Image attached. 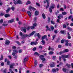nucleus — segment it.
Segmentation results:
<instances>
[{
	"label": "nucleus",
	"mask_w": 73,
	"mask_h": 73,
	"mask_svg": "<svg viewBox=\"0 0 73 73\" xmlns=\"http://www.w3.org/2000/svg\"><path fill=\"white\" fill-rule=\"evenodd\" d=\"M52 71L53 72V73H56V69L54 68L52 69Z\"/></svg>",
	"instance_id": "5701e85b"
},
{
	"label": "nucleus",
	"mask_w": 73,
	"mask_h": 73,
	"mask_svg": "<svg viewBox=\"0 0 73 73\" xmlns=\"http://www.w3.org/2000/svg\"><path fill=\"white\" fill-rule=\"evenodd\" d=\"M43 66H44V65H43V64H40L39 67L40 68H42V67Z\"/></svg>",
	"instance_id": "f704fd0d"
},
{
	"label": "nucleus",
	"mask_w": 73,
	"mask_h": 73,
	"mask_svg": "<svg viewBox=\"0 0 73 73\" xmlns=\"http://www.w3.org/2000/svg\"><path fill=\"white\" fill-rule=\"evenodd\" d=\"M3 20L1 19L0 21V24H2L3 23Z\"/></svg>",
	"instance_id": "603ef678"
},
{
	"label": "nucleus",
	"mask_w": 73,
	"mask_h": 73,
	"mask_svg": "<svg viewBox=\"0 0 73 73\" xmlns=\"http://www.w3.org/2000/svg\"><path fill=\"white\" fill-rule=\"evenodd\" d=\"M51 29L52 31H53V30H54V27L52 26L51 27Z\"/></svg>",
	"instance_id": "4d7b16f0"
},
{
	"label": "nucleus",
	"mask_w": 73,
	"mask_h": 73,
	"mask_svg": "<svg viewBox=\"0 0 73 73\" xmlns=\"http://www.w3.org/2000/svg\"><path fill=\"white\" fill-rule=\"evenodd\" d=\"M51 23L52 24H54V22L53 21H51Z\"/></svg>",
	"instance_id": "8fccbe9b"
},
{
	"label": "nucleus",
	"mask_w": 73,
	"mask_h": 73,
	"mask_svg": "<svg viewBox=\"0 0 73 73\" xmlns=\"http://www.w3.org/2000/svg\"><path fill=\"white\" fill-rule=\"evenodd\" d=\"M53 52L52 51H50L49 53V54H53Z\"/></svg>",
	"instance_id": "ea45409f"
},
{
	"label": "nucleus",
	"mask_w": 73,
	"mask_h": 73,
	"mask_svg": "<svg viewBox=\"0 0 73 73\" xmlns=\"http://www.w3.org/2000/svg\"><path fill=\"white\" fill-rule=\"evenodd\" d=\"M36 5H37L38 7H39V6H40V4L38 3H36Z\"/></svg>",
	"instance_id": "680f3d73"
},
{
	"label": "nucleus",
	"mask_w": 73,
	"mask_h": 73,
	"mask_svg": "<svg viewBox=\"0 0 73 73\" xmlns=\"http://www.w3.org/2000/svg\"><path fill=\"white\" fill-rule=\"evenodd\" d=\"M35 16H38V11H36L35 13Z\"/></svg>",
	"instance_id": "f3484780"
},
{
	"label": "nucleus",
	"mask_w": 73,
	"mask_h": 73,
	"mask_svg": "<svg viewBox=\"0 0 73 73\" xmlns=\"http://www.w3.org/2000/svg\"><path fill=\"white\" fill-rule=\"evenodd\" d=\"M31 4V2H30V1H28L26 3V5H28V4Z\"/></svg>",
	"instance_id": "2f4dec72"
},
{
	"label": "nucleus",
	"mask_w": 73,
	"mask_h": 73,
	"mask_svg": "<svg viewBox=\"0 0 73 73\" xmlns=\"http://www.w3.org/2000/svg\"><path fill=\"white\" fill-rule=\"evenodd\" d=\"M41 42L43 44H45V41L43 40H42V41Z\"/></svg>",
	"instance_id": "72a5a7b5"
},
{
	"label": "nucleus",
	"mask_w": 73,
	"mask_h": 73,
	"mask_svg": "<svg viewBox=\"0 0 73 73\" xmlns=\"http://www.w3.org/2000/svg\"><path fill=\"white\" fill-rule=\"evenodd\" d=\"M28 57H26L25 58L24 60V61L23 62H25V61H28Z\"/></svg>",
	"instance_id": "a211bd4d"
},
{
	"label": "nucleus",
	"mask_w": 73,
	"mask_h": 73,
	"mask_svg": "<svg viewBox=\"0 0 73 73\" xmlns=\"http://www.w3.org/2000/svg\"><path fill=\"white\" fill-rule=\"evenodd\" d=\"M40 57V59H41V58H44V56L43 55H40L39 56Z\"/></svg>",
	"instance_id": "09e8293b"
},
{
	"label": "nucleus",
	"mask_w": 73,
	"mask_h": 73,
	"mask_svg": "<svg viewBox=\"0 0 73 73\" xmlns=\"http://www.w3.org/2000/svg\"><path fill=\"white\" fill-rule=\"evenodd\" d=\"M65 33V31L64 30H62L60 31V33L62 34H64Z\"/></svg>",
	"instance_id": "7c9ffc66"
},
{
	"label": "nucleus",
	"mask_w": 73,
	"mask_h": 73,
	"mask_svg": "<svg viewBox=\"0 0 73 73\" xmlns=\"http://www.w3.org/2000/svg\"><path fill=\"white\" fill-rule=\"evenodd\" d=\"M42 17L43 19H45V15L44 13L42 14Z\"/></svg>",
	"instance_id": "c85d7f7f"
},
{
	"label": "nucleus",
	"mask_w": 73,
	"mask_h": 73,
	"mask_svg": "<svg viewBox=\"0 0 73 73\" xmlns=\"http://www.w3.org/2000/svg\"><path fill=\"white\" fill-rule=\"evenodd\" d=\"M37 36L38 38H40V37H41V35H40V33H39L37 34Z\"/></svg>",
	"instance_id": "aec40b11"
},
{
	"label": "nucleus",
	"mask_w": 73,
	"mask_h": 73,
	"mask_svg": "<svg viewBox=\"0 0 73 73\" xmlns=\"http://www.w3.org/2000/svg\"><path fill=\"white\" fill-rule=\"evenodd\" d=\"M62 70L64 72H65L66 70V69L65 68H63L62 69Z\"/></svg>",
	"instance_id": "c756f323"
},
{
	"label": "nucleus",
	"mask_w": 73,
	"mask_h": 73,
	"mask_svg": "<svg viewBox=\"0 0 73 73\" xmlns=\"http://www.w3.org/2000/svg\"><path fill=\"white\" fill-rule=\"evenodd\" d=\"M61 18H63V15H62V14H60L58 17V19H59V20H60L61 19Z\"/></svg>",
	"instance_id": "0eeeda50"
},
{
	"label": "nucleus",
	"mask_w": 73,
	"mask_h": 73,
	"mask_svg": "<svg viewBox=\"0 0 73 73\" xmlns=\"http://www.w3.org/2000/svg\"><path fill=\"white\" fill-rule=\"evenodd\" d=\"M19 53H22V50L20 49V50H19Z\"/></svg>",
	"instance_id": "3c124183"
},
{
	"label": "nucleus",
	"mask_w": 73,
	"mask_h": 73,
	"mask_svg": "<svg viewBox=\"0 0 73 73\" xmlns=\"http://www.w3.org/2000/svg\"><path fill=\"white\" fill-rule=\"evenodd\" d=\"M14 4H15V5H16V4H17V2H16V1H14L13 2Z\"/></svg>",
	"instance_id": "4c0bfd02"
},
{
	"label": "nucleus",
	"mask_w": 73,
	"mask_h": 73,
	"mask_svg": "<svg viewBox=\"0 0 73 73\" xmlns=\"http://www.w3.org/2000/svg\"><path fill=\"white\" fill-rule=\"evenodd\" d=\"M17 4H22V2L20 0H18L17 1Z\"/></svg>",
	"instance_id": "6ab92c4d"
},
{
	"label": "nucleus",
	"mask_w": 73,
	"mask_h": 73,
	"mask_svg": "<svg viewBox=\"0 0 73 73\" xmlns=\"http://www.w3.org/2000/svg\"><path fill=\"white\" fill-rule=\"evenodd\" d=\"M46 32L48 31V30L50 32L51 31V30H50V28H49L48 26H46Z\"/></svg>",
	"instance_id": "6e6552de"
},
{
	"label": "nucleus",
	"mask_w": 73,
	"mask_h": 73,
	"mask_svg": "<svg viewBox=\"0 0 73 73\" xmlns=\"http://www.w3.org/2000/svg\"><path fill=\"white\" fill-rule=\"evenodd\" d=\"M56 57L55 56H53V58H52V59L53 60H55L56 59Z\"/></svg>",
	"instance_id": "864d4df0"
},
{
	"label": "nucleus",
	"mask_w": 73,
	"mask_h": 73,
	"mask_svg": "<svg viewBox=\"0 0 73 73\" xmlns=\"http://www.w3.org/2000/svg\"><path fill=\"white\" fill-rule=\"evenodd\" d=\"M27 29L28 31H29V29H30V27H21V31L24 32L25 33H26V32H27V30H26Z\"/></svg>",
	"instance_id": "f257e3e1"
},
{
	"label": "nucleus",
	"mask_w": 73,
	"mask_h": 73,
	"mask_svg": "<svg viewBox=\"0 0 73 73\" xmlns=\"http://www.w3.org/2000/svg\"><path fill=\"white\" fill-rule=\"evenodd\" d=\"M14 21H15V19H13L11 20H9L8 21V23H13V22H14Z\"/></svg>",
	"instance_id": "423d86ee"
},
{
	"label": "nucleus",
	"mask_w": 73,
	"mask_h": 73,
	"mask_svg": "<svg viewBox=\"0 0 73 73\" xmlns=\"http://www.w3.org/2000/svg\"><path fill=\"white\" fill-rule=\"evenodd\" d=\"M37 60H35L34 61V66L36 67L37 66Z\"/></svg>",
	"instance_id": "2eb2a0df"
},
{
	"label": "nucleus",
	"mask_w": 73,
	"mask_h": 73,
	"mask_svg": "<svg viewBox=\"0 0 73 73\" xmlns=\"http://www.w3.org/2000/svg\"><path fill=\"white\" fill-rule=\"evenodd\" d=\"M15 64L13 63L12 64L10 65V68H11L12 69H13V66H15Z\"/></svg>",
	"instance_id": "4468645a"
},
{
	"label": "nucleus",
	"mask_w": 73,
	"mask_h": 73,
	"mask_svg": "<svg viewBox=\"0 0 73 73\" xmlns=\"http://www.w3.org/2000/svg\"><path fill=\"white\" fill-rule=\"evenodd\" d=\"M47 38V36L46 35H45L44 36H43L42 37V40H44L45 38Z\"/></svg>",
	"instance_id": "9b49d317"
},
{
	"label": "nucleus",
	"mask_w": 73,
	"mask_h": 73,
	"mask_svg": "<svg viewBox=\"0 0 73 73\" xmlns=\"http://www.w3.org/2000/svg\"><path fill=\"white\" fill-rule=\"evenodd\" d=\"M56 35H54L52 36V40H53L54 39V38L56 37Z\"/></svg>",
	"instance_id": "c03bdc74"
},
{
	"label": "nucleus",
	"mask_w": 73,
	"mask_h": 73,
	"mask_svg": "<svg viewBox=\"0 0 73 73\" xmlns=\"http://www.w3.org/2000/svg\"><path fill=\"white\" fill-rule=\"evenodd\" d=\"M36 25H37V24L36 23H34L33 24V26L34 27H36Z\"/></svg>",
	"instance_id": "0e129e2a"
},
{
	"label": "nucleus",
	"mask_w": 73,
	"mask_h": 73,
	"mask_svg": "<svg viewBox=\"0 0 73 73\" xmlns=\"http://www.w3.org/2000/svg\"><path fill=\"white\" fill-rule=\"evenodd\" d=\"M37 20V17H35L34 18V21L35 23H36V20Z\"/></svg>",
	"instance_id": "cd10ccee"
},
{
	"label": "nucleus",
	"mask_w": 73,
	"mask_h": 73,
	"mask_svg": "<svg viewBox=\"0 0 73 73\" xmlns=\"http://www.w3.org/2000/svg\"><path fill=\"white\" fill-rule=\"evenodd\" d=\"M55 64V63L54 62H52L51 64H50V66L51 68L54 67V65Z\"/></svg>",
	"instance_id": "1a4fd4ad"
},
{
	"label": "nucleus",
	"mask_w": 73,
	"mask_h": 73,
	"mask_svg": "<svg viewBox=\"0 0 73 73\" xmlns=\"http://www.w3.org/2000/svg\"><path fill=\"white\" fill-rule=\"evenodd\" d=\"M54 33H55L56 34H57V33H58V31H57V30H55L54 31Z\"/></svg>",
	"instance_id": "79ce46f5"
},
{
	"label": "nucleus",
	"mask_w": 73,
	"mask_h": 73,
	"mask_svg": "<svg viewBox=\"0 0 73 73\" xmlns=\"http://www.w3.org/2000/svg\"><path fill=\"white\" fill-rule=\"evenodd\" d=\"M19 35L20 36H22L23 34V33L21 32H20L19 33Z\"/></svg>",
	"instance_id": "473e14b6"
},
{
	"label": "nucleus",
	"mask_w": 73,
	"mask_h": 73,
	"mask_svg": "<svg viewBox=\"0 0 73 73\" xmlns=\"http://www.w3.org/2000/svg\"><path fill=\"white\" fill-rule=\"evenodd\" d=\"M36 47H35L33 49V51H35V50H36Z\"/></svg>",
	"instance_id": "6e6d98bb"
},
{
	"label": "nucleus",
	"mask_w": 73,
	"mask_h": 73,
	"mask_svg": "<svg viewBox=\"0 0 73 73\" xmlns=\"http://www.w3.org/2000/svg\"><path fill=\"white\" fill-rule=\"evenodd\" d=\"M29 9H34V10H35V8H34L33 7H32L31 6H30L29 7Z\"/></svg>",
	"instance_id": "a878e982"
},
{
	"label": "nucleus",
	"mask_w": 73,
	"mask_h": 73,
	"mask_svg": "<svg viewBox=\"0 0 73 73\" xmlns=\"http://www.w3.org/2000/svg\"><path fill=\"white\" fill-rule=\"evenodd\" d=\"M9 43H10V41H9V40H6V42H5V44L6 45H9Z\"/></svg>",
	"instance_id": "f8f14e48"
},
{
	"label": "nucleus",
	"mask_w": 73,
	"mask_h": 73,
	"mask_svg": "<svg viewBox=\"0 0 73 73\" xmlns=\"http://www.w3.org/2000/svg\"><path fill=\"white\" fill-rule=\"evenodd\" d=\"M68 39H70V38H71V36H70V35H68Z\"/></svg>",
	"instance_id": "052dcab7"
},
{
	"label": "nucleus",
	"mask_w": 73,
	"mask_h": 73,
	"mask_svg": "<svg viewBox=\"0 0 73 73\" xmlns=\"http://www.w3.org/2000/svg\"><path fill=\"white\" fill-rule=\"evenodd\" d=\"M54 4H52V6L50 7L49 8V11L50 13H52V9H54V8L55 7Z\"/></svg>",
	"instance_id": "7ed1b4c3"
},
{
	"label": "nucleus",
	"mask_w": 73,
	"mask_h": 73,
	"mask_svg": "<svg viewBox=\"0 0 73 73\" xmlns=\"http://www.w3.org/2000/svg\"><path fill=\"white\" fill-rule=\"evenodd\" d=\"M64 51V52H69V50L68 49H65Z\"/></svg>",
	"instance_id": "a18cd8bd"
},
{
	"label": "nucleus",
	"mask_w": 73,
	"mask_h": 73,
	"mask_svg": "<svg viewBox=\"0 0 73 73\" xmlns=\"http://www.w3.org/2000/svg\"><path fill=\"white\" fill-rule=\"evenodd\" d=\"M46 1L47 3V5L46 6V9H48L49 7V0H46Z\"/></svg>",
	"instance_id": "39448f33"
},
{
	"label": "nucleus",
	"mask_w": 73,
	"mask_h": 73,
	"mask_svg": "<svg viewBox=\"0 0 73 73\" xmlns=\"http://www.w3.org/2000/svg\"><path fill=\"white\" fill-rule=\"evenodd\" d=\"M34 54L36 55H38V56H39V54L38 53H37V52H35L34 53Z\"/></svg>",
	"instance_id": "c9c22d12"
},
{
	"label": "nucleus",
	"mask_w": 73,
	"mask_h": 73,
	"mask_svg": "<svg viewBox=\"0 0 73 73\" xmlns=\"http://www.w3.org/2000/svg\"><path fill=\"white\" fill-rule=\"evenodd\" d=\"M62 13L63 15H65L67 14V13L65 12H62Z\"/></svg>",
	"instance_id": "bb28decb"
},
{
	"label": "nucleus",
	"mask_w": 73,
	"mask_h": 73,
	"mask_svg": "<svg viewBox=\"0 0 73 73\" xmlns=\"http://www.w3.org/2000/svg\"><path fill=\"white\" fill-rule=\"evenodd\" d=\"M61 58L62 59H64L65 58V55H62L61 56Z\"/></svg>",
	"instance_id": "b1692460"
},
{
	"label": "nucleus",
	"mask_w": 73,
	"mask_h": 73,
	"mask_svg": "<svg viewBox=\"0 0 73 73\" xmlns=\"http://www.w3.org/2000/svg\"><path fill=\"white\" fill-rule=\"evenodd\" d=\"M72 17H73L72 16V15H70L69 16V17H68V19H71V18H72Z\"/></svg>",
	"instance_id": "de8ad7c7"
},
{
	"label": "nucleus",
	"mask_w": 73,
	"mask_h": 73,
	"mask_svg": "<svg viewBox=\"0 0 73 73\" xmlns=\"http://www.w3.org/2000/svg\"><path fill=\"white\" fill-rule=\"evenodd\" d=\"M11 10L12 11H14V10H15V7H11Z\"/></svg>",
	"instance_id": "13d9d810"
},
{
	"label": "nucleus",
	"mask_w": 73,
	"mask_h": 73,
	"mask_svg": "<svg viewBox=\"0 0 73 73\" xmlns=\"http://www.w3.org/2000/svg\"><path fill=\"white\" fill-rule=\"evenodd\" d=\"M27 13L29 16V17H31L32 16V14L29 11H27Z\"/></svg>",
	"instance_id": "ddd939ff"
},
{
	"label": "nucleus",
	"mask_w": 73,
	"mask_h": 73,
	"mask_svg": "<svg viewBox=\"0 0 73 73\" xmlns=\"http://www.w3.org/2000/svg\"><path fill=\"white\" fill-rule=\"evenodd\" d=\"M17 53H18V51H17L16 50H13V52L12 53V56H15V54Z\"/></svg>",
	"instance_id": "20e7f679"
},
{
	"label": "nucleus",
	"mask_w": 73,
	"mask_h": 73,
	"mask_svg": "<svg viewBox=\"0 0 73 73\" xmlns=\"http://www.w3.org/2000/svg\"><path fill=\"white\" fill-rule=\"evenodd\" d=\"M50 18H49V17L48 18V23H49V22H50Z\"/></svg>",
	"instance_id": "bf43d9fd"
},
{
	"label": "nucleus",
	"mask_w": 73,
	"mask_h": 73,
	"mask_svg": "<svg viewBox=\"0 0 73 73\" xmlns=\"http://www.w3.org/2000/svg\"><path fill=\"white\" fill-rule=\"evenodd\" d=\"M12 48L13 49H15L16 48L15 46H13L12 47Z\"/></svg>",
	"instance_id": "5fc2aeb1"
},
{
	"label": "nucleus",
	"mask_w": 73,
	"mask_h": 73,
	"mask_svg": "<svg viewBox=\"0 0 73 73\" xmlns=\"http://www.w3.org/2000/svg\"><path fill=\"white\" fill-rule=\"evenodd\" d=\"M63 26L64 28H66V26L65 24L63 25Z\"/></svg>",
	"instance_id": "49530a36"
},
{
	"label": "nucleus",
	"mask_w": 73,
	"mask_h": 73,
	"mask_svg": "<svg viewBox=\"0 0 73 73\" xmlns=\"http://www.w3.org/2000/svg\"><path fill=\"white\" fill-rule=\"evenodd\" d=\"M39 48L40 49H42V46L40 45L39 46Z\"/></svg>",
	"instance_id": "e2e57ef3"
},
{
	"label": "nucleus",
	"mask_w": 73,
	"mask_h": 73,
	"mask_svg": "<svg viewBox=\"0 0 73 73\" xmlns=\"http://www.w3.org/2000/svg\"><path fill=\"white\" fill-rule=\"evenodd\" d=\"M9 71H10V72H11V73H14V72H13V71L12 70V69H9Z\"/></svg>",
	"instance_id": "a19ab883"
},
{
	"label": "nucleus",
	"mask_w": 73,
	"mask_h": 73,
	"mask_svg": "<svg viewBox=\"0 0 73 73\" xmlns=\"http://www.w3.org/2000/svg\"><path fill=\"white\" fill-rule=\"evenodd\" d=\"M25 38V34H23V35L21 36V38L22 40H24Z\"/></svg>",
	"instance_id": "9d476101"
},
{
	"label": "nucleus",
	"mask_w": 73,
	"mask_h": 73,
	"mask_svg": "<svg viewBox=\"0 0 73 73\" xmlns=\"http://www.w3.org/2000/svg\"><path fill=\"white\" fill-rule=\"evenodd\" d=\"M34 42V45H37V44H38V43H37V42Z\"/></svg>",
	"instance_id": "e433bc0d"
},
{
	"label": "nucleus",
	"mask_w": 73,
	"mask_h": 73,
	"mask_svg": "<svg viewBox=\"0 0 73 73\" xmlns=\"http://www.w3.org/2000/svg\"><path fill=\"white\" fill-rule=\"evenodd\" d=\"M56 22L57 23H59V22H60V19H57L56 21Z\"/></svg>",
	"instance_id": "774afa93"
},
{
	"label": "nucleus",
	"mask_w": 73,
	"mask_h": 73,
	"mask_svg": "<svg viewBox=\"0 0 73 73\" xmlns=\"http://www.w3.org/2000/svg\"><path fill=\"white\" fill-rule=\"evenodd\" d=\"M35 33H36V31H33V32H32L31 34H30L29 35H27V34H25V37H28H28H31V36H32L33 35H34Z\"/></svg>",
	"instance_id": "f03ea898"
},
{
	"label": "nucleus",
	"mask_w": 73,
	"mask_h": 73,
	"mask_svg": "<svg viewBox=\"0 0 73 73\" xmlns=\"http://www.w3.org/2000/svg\"><path fill=\"white\" fill-rule=\"evenodd\" d=\"M66 66H67L68 68H70V66H71V65H70V64H69L68 63H67L66 64Z\"/></svg>",
	"instance_id": "412c9836"
},
{
	"label": "nucleus",
	"mask_w": 73,
	"mask_h": 73,
	"mask_svg": "<svg viewBox=\"0 0 73 73\" xmlns=\"http://www.w3.org/2000/svg\"><path fill=\"white\" fill-rule=\"evenodd\" d=\"M66 42H67L66 44H65V45L66 46H68V45L69 44V43H68V40H65Z\"/></svg>",
	"instance_id": "4be33fe9"
},
{
	"label": "nucleus",
	"mask_w": 73,
	"mask_h": 73,
	"mask_svg": "<svg viewBox=\"0 0 73 73\" xmlns=\"http://www.w3.org/2000/svg\"><path fill=\"white\" fill-rule=\"evenodd\" d=\"M60 11H64V9L62 8H61L60 9Z\"/></svg>",
	"instance_id": "69168bd1"
},
{
	"label": "nucleus",
	"mask_w": 73,
	"mask_h": 73,
	"mask_svg": "<svg viewBox=\"0 0 73 73\" xmlns=\"http://www.w3.org/2000/svg\"><path fill=\"white\" fill-rule=\"evenodd\" d=\"M10 64V61H7V65H9Z\"/></svg>",
	"instance_id": "338daca9"
},
{
	"label": "nucleus",
	"mask_w": 73,
	"mask_h": 73,
	"mask_svg": "<svg viewBox=\"0 0 73 73\" xmlns=\"http://www.w3.org/2000/svg\"><path fill=\"white\" fill-rule=\"evenodd\" d=\"M35 27H34V26H32L31 27V29H35Z\"/></svg>",
	"instance_id": "37998d69"
},
{
	"label": "nucleus",
	"mask_w": 73,
	"mask_h": 73,
	"mask_svg": "<svg viewBox=\"0 0 73 73\" xmlns=\"http://www.w3.org/2000/svg\"><path fill=\"white\" fill-rule=\"evenodd\" d=\"M5 17H10L11 15L9 14H6L5 15Z\"/></svg>",
	"instance_id": "dca6fc26"
},
{
	"label": "nucleus",
	"mask_w": 73,
	"mask_h": 73,
	"mask_svg": "<svg viewBox=\"0 0 73 73\" xmlns=\"http://www.w3.org/2000/svg\"><path fill=\"white\" fill-rule=\"evenodd\" d=\"M65 53V51H63L62 52H60L59 53H60V54L61 55V54H62V53Z\"/></svg>",
	"instance_id": "58836bf2"
},
{
	"label": "nucleus",
	"mask_w": 73,
	"mask_h": 73,
	"mask_svg": "<svg viewBox=\"0 0 73 73\" xmlns=\"http://www.w3.org/2000/svg\"><path fill=\"white\" fill-rule=\"evenodd\" d=\"M70 57V55H65V58H69Z\"/></svg>",
	"instance_id": "393cba45"
}]
</instances>
